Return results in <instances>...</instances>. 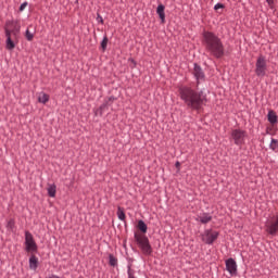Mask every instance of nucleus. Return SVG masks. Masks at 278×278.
Listing matches in <instances>:
<instances>
[{"label":"nucleus","mask_w":278,"mask_h":278,"mask_svg":"<svg viewBox=\"0 0 278 278\" xmlns=\"http://www.w3.org/2000/svg\"><path fill=\"white\" fill-rule=\"evenodd\" d=\"M108 42H110V39L108 38V36H104L100 43V47L103 52L108 51Z\"/></svg>","instance_id":"22"},{"label":"nucleus","mask_w":278,"mask_h":278,"mask_svg":"<svg viewBox=\"0 0 278 278\" xmlns=\"http://www.w3.org/2000/svg\"><path fill=\"white\" fill-rule=\"evenodd\" d=\"M137 227H138L139 231H141V233H143V236H144V233H147V230L149 229V227L147 226V224L142 219H140L138 222Z\"/></svg>","instance_id":"18"},{"label":"nucleus","mask_w":278,"mask_h":278,"mask_svg":"<svg viewBox=\"0 0 278 278\" xmlns=\"http://www.w3.org/2000/svg\"><path fill=\"white\" fill-rule=\"evenodd\" d=\"M268 66L266 64V56L260 55L255 63V75L256 77H266V71Z\"/></svg>","instance_id":"6"},{"label":"nucleus","mask_w":278,"mask_h":278,"mask_svg":"<svg viewBox=\"0 0 278 278\" xmlns=\"http://www.w3.org/2000/svg\"><path fill=\"white\" fill-rule=\"evenodd\" d=\"M199 220L202 225H207V223H212V215H210V213H203L202 216L199 217Z\"/></svg>","instance_id":"14"},{"label":"nucleus","mask_w":278,"mask_h":278,"mask_svg":"<svg viewBox=\"0 0 278 278\" xmlns=\"http://www.w3.org/2000/svg\"><path fill=\"white\" fill-rule=\"evenodd\" d=\"M175 166H176L177 170H181V163L179 161H177L175 163Z\"/></svg>","instance_id":"32"},{"label":"nucleus","mask_w":278,"mask_h":278,"mask_svg":"<svg viewBox=\"0 0 278 278\" xmlns=\"http://www.w3.org/2000/svg\"><path fill=\"white\" fill-rule=\"evenodd\" d=\"M268 5H274L275 4V0H266Z\"/></svg>","instance_id":"33"},{"label":"nucleus","mask_w":278,"mask_h":278,"mask_svg":"<svg viewBox=\"0 0 278 278\" xmlns=\"http://www.w3.org/2000/svg\"><path fill=\"white\" fill-rule=\"evenodd\" d=\"M178 92L188 110L201 112L203 106L207 105V94L203 93V91H197L190 86H180Z\"/></svg>","instance_id":"1"},{"label":"nucleus","mask_w":278,"mask_h":278,"mask_svg":"<svg viewBox=\"0 0 278 278\" xmlns=\"http://www.w3.org/2000/svg\"><path fill=\"white\" fill-rule=\"evenodd\" d=\"M28 264H29L30 270H36L38 268V256H35L34 254H31L29 257Z\"/></svg>","instance_id":"13"},{"label":"nucleus","mask_w":278,"mask_h":278,"mask_svg":"<svg viewBox=\"0 0 278 278\" xmlns=\"http://www.w3.org/2000/svg\"><path fill=\"white\" fill-rule=\"evenodd\" d=\"M15 227H16V220H14V218H10L7 223V229L9 231H14Z\"/></svg>","instance_id":"21"},{"label":"nucleus","mask_w":278,"mask_h":278,"mask_svg":"<svg viewBox=\"0 0 278 278\" xmlns=\"http://www.w3.org/2000/svg\"><path fill=\"white\" fill-rule=\"evenodd\" d=\"M231 138L237 147L244 144V138H247V131L242 129H233L231 131Z\"/></svg>","instance_id":"8"},{"label":"nucleus","mask_w":278,"mask_h":278,"mask_svg":"<svg viewBox=\"0 0 278 278\" xmlns=\"http://www.w3.org/2000/svg\"><path fill=\"white\" fill-rule=\"evenodd\" d=\"M129 62H131L132 64L131 68H136V66H138V63L136 62V60L129 59Z\"/></svg>","instance_id":"31"},{"label":"nucleus","mask_w":278,"mask_h":278,"mask_svg":"<svg viewBox=\"0 0 278 278\" xmlns=\"http://www.w3.org/2000/svg\"><path fill=\"white\" fill-rule=\"evenodd\" d=\"M38 101L39 103L43 104L49 103V94L42 93L41 96H39Z\"/></svg>","instance_id":"23"},{"label":"nucleus","mask_w":278,"mask_h":278,"mask_svg":"<svg viewBox=\"0 0 278 278\" xmlns=\"http://www.w3.org/2000/svg\"><path fill=\"white\" fill-rule=\"evenodd\" d=\"M47 278H60V276L52 274V275L48 276Z\"/></svg>","instance_id":"34"},{"label":"nucleus","mask_w":278,"mask_h":278,"mask_svg":"<svg viewBox=\"0 0 278 278\" xmlns=\"http://www.w3.org/2000/svg\"><path fill=\"white\" fill-rule=\"evenodd\" d=\"M25 251L26 253H38V244L34 240V235L28 230L25 231Z\"/></svg>","instance_id":"5"},{"label":"nucleus","mask_w":278,"mask_h":278,"mask_svg":"<svg viewBox=\"0 0 278 278\" xmlns=\"http://www.w3.org/2000/svg\"><path fill=\"white\" fill-rule=\"evenodd\" d=\"M13 36V40H18V36L21 34V22L17 20H8L4 25V34Z\"/></svg>","instance_id":"4"},{"label":"nucleus","mask_w":278,"mask_h":278,"mask_svg":"<svg viewBox=\"0 0 278 278\" xmlns=\"http://www.w3.org/2000/svg\"><path fill=\"white\" fill-rule=\"evenodd\" d=\"M99 109L101 110L102 114H103V112H105L106 110H109L104 103H102V104L99 106Z\"/></svg>","instance_id":"30"},{"label":"nucleus","mask_w":278,"mask_h":278,"mask_svg":"<svg viewBox=\"0 0 278 278\" xmlns=\"http://www.w3.org/2000/svg\"><path fill=\"white\" fill-rule=\"evenodd\" d=\"M191 75H193V77L197 81L195 83L197 88H199V86H201V84H203V81H205V72L203 71V67H201V65H199V63L193 64V70L191 72Z\"/></svg>","instance_id":"7"},{"label":"nucleus","mask_w":278,"mask_h":278,"mask_svg":"<svg viewBox=\"0 0 278 278\" xmlns=\"http://www.w3.org/2000/svg\"><path fill=\"white\" fill-rule=\"evenodd\" d=\"M97 21L98 23H101V25H103V16H101V14H97Z\"/></svg>","instance_id":"29"},{"label":"nucleus","mask_w":278,"mask_h":278,"mask_svg":"<svg viewBox=\"0 0 278 278\" xmlns=\"http://www.w3.org/2000/svg\"><path fill=\"white\" fill-rule=\"evenodd\" d=\"M12 36L13 35H10V33L7 30L5 38H7V49H8V51H13L16 47V43H14V40H17V39H12Z\"/></svg>","instance_id":"11"},{"label":"nucleus","mask_w":278,"mask_h":278,"mask_svg":"<svg viewBox=\"0 0 278 278\" xmlns=\"http://www.w3.org/2000/svg\"><path fill=\"white\" fill-rule=\"evenodd\" d=\"M224 8H225V4L219 2L215 4L214 10H223Z\"/></svg>","instance_id":"27"},{"label":"nucleus","mask_w":278,"mask_h":278,"mask_svg":"<svg viewBox=\"0 0 278 278\" xmlns=\"http://www.w3.org/2000/svg\"><path fill=\"white\" fill-rule=\"evenodd\" d=\"M269 149H271V151H277V149H278V140L277 139H271Z\"/></svg>","instance_id":"24"},{"label":"nucleus","mask_w":278,"mask_h":278,"mask_svg":"<svg viewBox=\"0 0 278 278\" xmlns=\"http://www.w3.org/2000/svg\"><path fill=\"white\" fill-rule=\"evenodd\" d=\"M25 37H26V40H28V42H31V40H34V34L29 31V29H26Z\"/></svg>","instance_id":"25"},{"label":"nucleus","mask_w":278,"mask_h":278,"mask_svg":"<svg viewBox=\"0 0 278 278\" xmlns=\"http://www.w3.org/2000/svg\"><path fill=\"white\" fill-rule=\"evenodd\" d=\"M164 10H166L164 4H159L156 8V14L159 15V18H161V23H166V13Z\"/></svg>","instance_id":"12"},{"label":"nucleus","mask_w":278,"mask_h":278,"mask_svg":"<svg viewBox=\"0 0 278 278\" xmlns=\"http://www.w3.org/2000/svg\"><path fill=\"white\" fill-rule=\"evenodd\" d=\"M109 266L116 268L118 266V258L114 254H109Z\"/></svg>","instance_id":"16"},{"label":"nucleus","mask_w":278,"mask_h":278,"mask_svg":"<svg viewBox=\"0 0 278 278\" xmlns=\"http://www.w3.org/2000/svg\"><path fill=\"white\" fill-rule=\"evenodd\" d=\"M226 270L229 271V275H231V277L238 276V263H236V260L231 257L226 260Z\"/></svg>","instance_id":"10"},{"label":"nucleus","mask_w":278,"mask_h":278,"mask_svg":"<svg viewBox=\"0 0 278 278\" xmlns=\"http://www.w3.org/2000/svg\"><path fill=\"white\" fill-rule=\"evenodd\" d=\"M56 190H58V186H55V184L50 185L48 187V197L54 198Z\"/></svg>","instance_id":"20"},{"label":"nucleus","mask_w":278,"mask_h":278,"mask_svg":"<svg viewBox=\"0 0 278 278\" xmlns=\"http://www.w3.org/2000/svg\"><path fill=\"white\" fill-rule=\"evenodd\" d=\"M117 98L114 96L104 98L103 104L106 105V108L109 109L110 106H112L114 104V101H116Z\"/></svg>","instance_id":"19"},{"label":"nucleus","mask_w":278,"mask_h":278,"mask_svg":"<svg viewBox=\"0 0 278 278\" xmlns=\"http://www.w3.org/2000/svg\"><path fill=\"white\" fill-rule=\"evenodd\" d=\"M134 239L135 242H137L139 249H141L143 255H152L153 247H151V242L149 241V237H147V235L135 232Z\"/></svg>","instance_id":"3"},{"label":"nucleus","mask_w":278,"mask_h":278,"mask_svg":"<svg viewBox=\"0 0 278 278\" xmlns=\"http://www.w3.org/2000/svg\"><path fill=\"white\" fill-rule=\"evenodd\" d=\"M218 236H219L218 231L206 229L202 235V241L205 242V244H214V242L218 240Z\"/></svg>","instance_id":"9"},{"label":"nucleus","mask_w":278,"mask_h":278,"mask_svg":"<svg viewBox=\"0 0 278 278\" xmlns=\"http://www.w3.org/2000/svg\"><path fill=\"white\" fill-rule=\"evenodd\" d=\"M28 3L27 2H24L20 5V12H23L26 8H27Z\"/></svg>","instance_id":"28"},{"label":"nucleus","mask_w":278,"mask_h":278,"mask_svg":"<svg viewBox=\"0 0 278 278\" xmlns=\"http://www.w3.org/2000/svg\"><path fill=\"white\" fill-rule=\"evenodd\" d=\"M129 262H130L129 264H131V262H134V258H129Z\"/></svg>","instance_id":"35"},{"label":"nucleus","mask_w":278,"mask_h":278,"mask_svg":"<svg viewBox=\"0 0 278 278\" xmlns=\"http://www.w3.org/2000/svg\"><path fill=\"white\" fill-rule=\"evenodd\" d=\"M117 218L119 220H123L124 223L127 219V215H125V208H123L122 206L117 207Z\"/></svg>","instance_id":"17"},{"label":"nucleus","mask_w":278,"mask_h":278,"mask_svg":"<svg viewBox=\"0 0 278 278\" xmlns=\"http://www.w3.org/2000/svg\"><path fill=\"white\" fill-rule=\"evenodd\" d=\"M202 45L211 58H215V60H223L225 58V43H223V39L218 35L204 30L202 33Z\"/></svg>","instance_id":"2"},{"label":"nucleus","mask_w":278,"mask_h":278,"mask_svg":"<svg viewBox=\"0 0 278 278\" xmlns=\"http://www.w3.org/2000/svg\"><path fill=\"white\" fill-rule=\"evenodd\" d=\"M267 121L270 125H275V123H277V114L274 111H269L267 114Z\"/></svg>","instance_id":"15"},{"label":"nucleus","mask_w":278,"mask_h":278,"mask_svg":"<svg viewBox=\"0 0 278 278\" xmlns=\"http://www.w3.org/2000/svg\"><path fill=\"white\" fill-rule=\"evenodd\" d=\"M94 116H103V111L100 108L93 109Z\"/></svg>","instance_id":"26"}]
</instances>
